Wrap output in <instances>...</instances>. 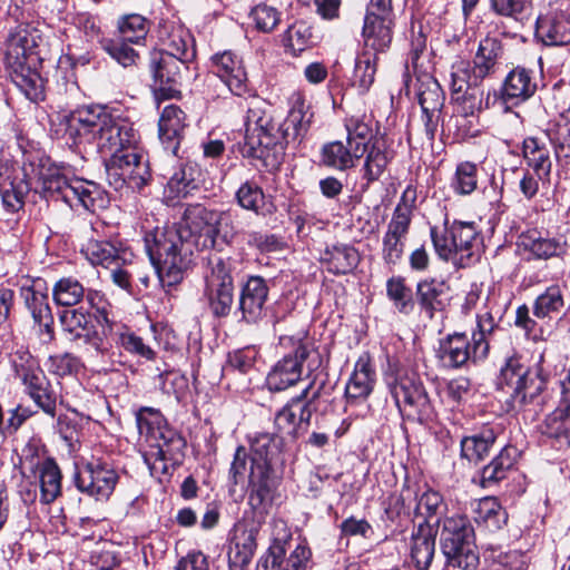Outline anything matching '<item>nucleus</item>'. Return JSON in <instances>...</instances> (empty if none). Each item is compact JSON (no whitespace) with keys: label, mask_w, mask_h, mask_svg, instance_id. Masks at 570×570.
<instances>
[{"label":"nucleus","mask_w":570,"mask_h":570,"mask_svg":"<svg viewBox=\"0 0 570 570\" xmlns=\"http://www.w3.org/2000/svg\"><path fill=\"white\" fill-rule=\"evenodd\" d=\"M498 438V429L484 425L476 433L465 436L461 441V454L470 462L479 463L488 456Z\"/></svg>","instance_id":"nucleus-44"},{"label":"nucleus","mask_w":570,"mask_h":570,"mask_svg":"<svg viewBox=\"0 0 570 570\" xmlns=\"http://www.w3.org/2000/svg\"><path fill=\"white\" fill-rule=\"evenodd\" d=\"M542 433L553 439H566L570 445V404L556 409L546 417Z\"/></svg>","instance_id":"nucleus-58"},{"label":"nucleus","mask_w":570,"mask_h":570,"mask_svg":"<svg viewBox=\"0 0 570 570\" xmlns=\"http://www.w3.org/2000/svg\"><path fill=\"white\" fill-rule=\"evenodd\" d=\"M222 218V213L195 204L185 209L183 219L176 227L191 242L194 248L203 250L215 247Z\"/></svg>","instance_id":"nucleus-17"},{"label":"nucleus","mask_w":570,"mask_h":570,"mask_svg":"<svg viewBox=\"0 0 570 570\" xmlns=\"http://www.w3.org/2000/svg\"><path fill=\"white\" fill-rule=\"evenodd\" d=\"M474 343L469 341L463 332L448 334L439 341L435 348V357L440 367L444 370H459L468 365L469 362L478 363L485 358L474 356Z\"/></svg>","instance_id":"nucleus-24"},{"label":"nucleus","mask_w":570,"mask_h":570,"mask_svg":"<svg viewBox=\"0 0 570 570\" xmlns=\"http://www.w3.org/2000/svg\"><path fill=\"white\" fill-rule=\"evenodd\" d=\"M373 118L367 115H354L345 119V129L347 131V145L355 146L361 144L367 150V144L373 136Z\"/></svg>","instance_id":"nucleus-53"},{"label":"nucleus","mask_w":570,"mask_h":570,"mask_svg":"<svg viewBox=\"0 0 570 570\" xmlns=\"http://www.w3.org/2000/svg\"><path fill=\"white\" fill-rule=\"evenodd\" d=\"M282 333L278 336V345L285 351L271 368L266 376V385L272 392H282L296 385L303 375V366L306 364L308 375L323 365V356L309 336L306 324H296L293 318L277 322Z\"/></svg>","instance_id":"nucleus-2"},{"label":"nucleus","mask_w":570,"mask_h":570,"mask_svg":"<svg viewBox=\"0 0 570 570\" xmlns=\"http://www.w3.org/2000/svg\"><path fill=\"white\" fill-rule=\"evenodd\" d=\"M236 200L238 205L246 209L258 214L265 205V196L263 189L254 181H245L236 191Z\"/></svg>","instance_id":"nucleus-64"},{"label":"nucleus","mask_w":570,"mask_h":570,"mask_svg":"<svg viewBox=\"0 0 570 570\" xmlns=\"http://www.w3.org/2000/svg\"><path fill=\"white\" fill-rule=\"evenodd\" d=\"M535 90L533 70L518 66L505 76L501 87V98L504 102L519 105L532 97Z\"/></svg>","instance_id":"nucleus-36"},{"label":"nucleus","mask_w":570,"mask_h":570,"mask_svg":"<svg viewBox=\"0 0 570 570\" xmlns=\"http://www.w3.org/2000/svg\"><path fill=\"white\" fill-rule=\"evenodd\" d=\"M451 187L459 195L472 194L478 187V165L472 161L458 164Z\"/></svg>","instance_id":"nucleus-60"},{"label":"nucleus","mask_w":570,"mask_h":570,"mask_svg":"<svg viewBox=\"0 0 570 570\" xmlns=\"http://www.w3.org/2000/svg\"><path fill=\"white\" fill-rule=\"evenodd\" d=\"M256 531L242 530L232 539L227 552L229 570H245L256 550Z\"/></svg>","instance_id":"nucleus-43"},{"label":"nucleus","mask_w":570,"mask_h":570,"mask_svg":"<svg viewBox=\"0 0 570 570\" xmlns=\"http://www.w3.org/2000/svg\"><path fill=\"white\" fill-rule=\"evenodd\" d=\"M212 71L228 88L229 92L243 97L249 91L247 71L242 57L230 50L217 52L210 58Z\"/></svg>","instance_id":"nucleus-23"},{"label":"nucleus","mask_w":570,"mask_h":570,"mask_svg":"<svg viewBox=\"0 0 570 570\" xmlns=\"http://www.w3.org/2000/svg\"><path fill=\"white\" fill-rule=\"evenodd\" d=\"M81 253L92 265L110 268L115 264L130 265L135 258L134 253L121 242L106 239H89Z\"/></svg>","instance_id":"nucleus-30"},{"label":"nucleus","mask_w":570,"mask_h":570,"mask_svg":"<svg viewBox=\"0 0 570 570\" xmlns=\"http://www.w3.org/2000/svg\"><path fill=\"white\" fill-rule=\"evenodd\" d=\"M430 236L439 258L445 262L451 261L458 265L456 248L453 240L451 225H445L442 230L436 226L431 227Z\"/></svg>","instance_id":"nucleus-59"},{"label":"nucleus","mask_w":570,"mask_h":570,"mask_svg":"<svg viewBox=\"0 0 570 570\" xmlns=\"http://www.w3.org/2000/svg\"><path fill=\"white\" fill-rule=\"evenodd\" d=\"M453 240L456 248L458 266L466 267L478 261L483 250V236L470 222H453L451 224Z\"/></svg>","instance_id":"nucleus-31"},{"label":"nucleus","mask_w":570,"mask_h":570,"mask_svg":"<svg viewBox=\"0 0 570 570\" xmlns=\"http://www.w3.org/2000/svg\"><path fill=\"white\" fill-rule=\"evenodd\" d=\"M395 20L391 18L364 17L362 28L363 50L379 56L386 53L393 41Z\"/></svg>","instance_id":"nucleus-34"},{"label":"nucleus","mask_w":570,"mask_h":570,"mask_svg":"<svg viewBox=\"0 0 570 570\" xmlns=\"http://www.w3.org/2000/svg\"><path fill=\"white\" fill-rule=\"evenodd\" d=\"M43 35L39 24L21 23L8 36L4 61L11 81L31 101L43 99V80L38 71Z\"/></svg>","instance_id":"nucleus-3"},{"label":"nucleus","mask_w":570,"mask_h":570,"mask_svg":"<svg viewBox=\"0 0 570 570\" xmlns=\"http://www.w3.org/2000/svg\"><path fill=\"white\" fill-rule=\"evenodd\" d=\"M11 362L16 377L24 385L30 399L46 414L55 417L57 394L37 358L28 351H17L13 353Z\"/></svg>","instance_id":"nucleus-15"},{"label":"nucleus","mask_w":570,"mask_h":570,"mask_svg":"<svg viewBox=\"0 0 570 570\" xmlns=\"http://www.w3.org/2000/svg\"><path fill=\"white\" fill-rule=\"evenodd\" d=\"M62 138L70 147L114 157L137 148L138 132L125 118L114 116L106 107L89 105L78 107L60 119Z\"/></svg>","instance_id":"nucleus-1"},{"label":"nucleus","mask_w":570,"mask_h":570,"mask_svg":"<svg viewBox=\"0 0 570 570\" xmlns=\"http://www.w3.org/2000/svg\"><path fill=\"white\" fill-rule=\"evenodd\" d=\"M415 91L422 111H441L444 102V92L434 77L429 73L417 76Z\"/></svg>","instance_id":"nucleus-48"},{"label":"nucleus","mask_w":570,"mask_h":570,"mask_svg":"<svg viewBox=\"0 0 570 570\" xmlns=\"http://www.w3.org/2000/svg\"><path fill=\"white\" fill-rule=\"evenodd\" d=\"M501 55L502 45L498 39L488 37L481 40L473 57V66H471L474 71V79L483 81L493 75Z\"/></svg>","instance_id":"nucleus-45"},{"label":"nucleus","mask_w":570,"mask_h":570,"mask_svg":"<svg viewBox=\"0 0 570 570\" xmlns=\"http://www.w3.org/2000/svg\"><path fill=\"white\" fill-rule=\"evenodd\" d=\"M522 156L528 166L540 178H550L552 161L547 144L538 137H527L522 142Z\"/></svg>","instance_id":"nucleus-42"},{"label":"nucleus","mask_w":570,"mask_h":570,"mask_svg":"<svg viewBox=\"0 0 570 570\" xmlns=\"http://www.w3.org/2000/svg\"><path fill=\"white\" fill-rule=\"evenodd\" d=\"M189 63L168 53H151L149 67L158 99H174L180 96L183 72L188 71Z\"/></svg>","instance_id":"nucleus-20"},{"label":"nucleus","mask_w":570,"mask_h":570,"mask_svg":"<svg viewBox=\"0 0 570 570\" xmlns=\"http://www.w3.org/2000/svg\"><path fill=\"white\" fill-rule=\"evenodd\" d=\"M380 57L362 51L355 61L353 85L360 92H367L375 80L377 62Z\"/></svg>","instance_id":"nucleus-54"},{"label":"nucleus","mask_w":570,"mask_h":570,"mask_svg":"<svg viewBox=\"0 0 570 570\" xmlns=\"http://www.w3.org/2000/svg\"><path fill=\"white\" fill-rule=\"evenodd\" d=\"M208 265L203 295L214 317L223 318L230 314L234 304L233 273L237 261L233 257H213Z\"/></svg>","instance_id":"nucleus-14"},{"label":"nucleus","mask_w":570,"mask_h":570,"mask_svg":"<svg viewBox=\"0 0 570 570\" xmlns=\"http://www.w3.org/2000/svg\"><path fill=\"white\" fill-rule=\"evenodd\" d=\"M481 79H474V71L471 69V65L468 61L459 60L451 67L450 73V90L451 96L463 97L471 88L481 86Z\"/></svg>","instance_id":"nucleus-55"},{"label":"nucleus","mask_w":570,"mask_h":570,"mask_svg":"<svg viewBox=\"0 0 570 570\" xmlns=\"http://www.w3.org/2000/svg\"><path fill=\"white\" fill-rule=\"evenodd\" d=\"M321 261L330 273L334 275H345L357 267L361 256L354 246L337 244L327 247Z\"/></svg>","instance_id":"nucleus-41"},{"label":"nucleus","mask_w":570,"mask_h":570,"mask_svg":"<svg viewBox=\"0 0 570 570\" xmlns=\"http://www.w3.org/2000/svg\"><path fill=\"white\" fill-rule=\"evenodd\" d=\"M387 297L393 302L400 313L409 314L414 308L411 289L405 285V279L394 276L386 282Z\"/></svg>","instance_id":"nucleus-62"},{"label":"nucleus","mask_w":570,"mask_h":570,"mask_svg":"<svg viewBox=\"0 0 570 570\" xmlns=\"http://www.w3.org/2000/svg\"><path fill=\"white\" fill-rule=\"evenodd\" d=\"M37 449L32 444H27L22 450V458L30 462L31 469L37 468L40 487V501L45 504L52 503L61 495V471L51 458L42 462H35Z\"/></svg>","instance_id":"nucleus-27"},{"label":"nucleus","mask_w":570,"mask_h":570,"mask_svg":"<svg viewBox=\"0 0 570 570\" xmlns=\"http://www.w3.org/2000/svg\"><path fill=\"white\" fill-rule=\"evenodd\" d=\"M105 165L107 179L115 189H141L151 178L148 160L137 148L110 157Z\"/></svg>","instance_id":"nucleus-16"},{"label":"nucleus","mask_w":570,"mask_h":570,"mask_svg":"<svg viewBox=\"0 0 570 570\" xmlns=\"http://www.w3.org/2000/svg\"><path fill=\"white\" fill-rule=\"evenodd\" d=\"M435 533L428 522L420 523L412 532L410 557L417 570H428L434 557Z\"/></svg>","instance_id":"nucleus-40"},{"label":"nucleus","mask_w":570,"mask_h":570,"mask_svg":"<svg viewBox=\"0 0 570 570\" xmlns=\"http://www.w3.org/2000/svg\"><path fill=\"white\" fill-rule=\"evenodd\" d=\"M244 157L261 160L265 168H276L282 159V134L275 118V110L261 119L257 125L245 128Z\"/></svg>","instance_id":"nucleus-13"},{"label":"nucleus","mask_w":570,"mask_h":570,"mask_svg":"<svg viewBox=\"0 0 570 570\" xmlns=\"http://www.w3.org/2000/svg\"><path fill=\"white\" fill-rule=\"evenodd\" d=\"M569 0H548L535 20L534 36L546 46L570 42Z\"/></svg>","instance_id":"nucleus-18"},{"label":"nucleus","mask_w":570,"mask_h":570,"mask_svg":"<svg viewBox=\"0 0 570 570\" xmlns=\"http://www.w3.org/2000/svg\"><path fill=\"white\" fill-rule=\"evenodd\" d=\"M56 304L61 306H75L85 297L82 284L73 277L60 278L52 288Z\"/></svg>","instance_id":"nucleus-57"},{"label":"nucleus","mask_w":570,"mask_h":570,"mask_svg":"<svg viewBox=\"0 0 570 570\" xmlns=\"http://www.w3.org/2000/svg\"><path fill=\"white\" fill-rule=\"evenodd\" d=\"M248 442L250 448L248 500L254 509H259L272 502L278 484L272 464L281 453L282 439L275 433L256 432L248 436Z\"/></svg>","instance_id":"nucleus-7"},{"label":"nucleus","mask_w":570,"mask_h":570,"mask_svg":"<svg viewBox=\"0 0 570 570\" xmlns=\"http://www.w3.org/2000/svg\"><path fill=\"white\" fill-rule=\"evenodd\" d=\"M386 384L404 419L420 424L434 420V406L423 382L415 373L400 371L395 375H389Z\"/></svg>","instance_id":"nucleus-10"},{"label":"nucleus","mask_w":570,"mask_h":570,"mask_svg":"<svg viewBox=\"0 0 570 570\" xmlns=\"http://www.w3.org/2000/svg\"><path fill=\"white\" fill-rule=\"evenodd\" d=\"M441 550L449 566L462 570H474L480 563L474 543V530L464 515L446 517L441 529Z\"/></svg>","instance_id":"nucleus-11"},{"label":"nucleus","mask_w":570,"mask_h":570,"mask_svg":"<svg viewBox=\"0 0 570 570\" xmlns=\"http://www.w3.org/2000/svg\"><path fill=\"white\" fill-rule=\"evenodd\" d=\"M410 227L407 209L395 208L381 240V257L387 267L393 268L403 259Z\"/></svg>","instance_id":"nucleus-22"},{"label":"nucleus","mask_w":570,"mask_h":570,"mask_svg":"<svg viewBox=\"0 0 570 570\" xmlns=\"http://www.w3.org/2000/svg\"><path fill=\"white\" fill-rule=\"evenodd\" d=\"M475 523L490 532L500 530L508 521V514L494 497L480 499L473 509Z\"/></svg>","instance_id":"nucleus-46"},{"label":"nucleus","mask_w":570,"mask_h":570,"mask_svg":"<svg viewBox=\"0 0 570 570\" xmlns=\"http://www.w3.org/2000/svg\"><path fill=\"white\" fill-rule=\"evenodd\" d=\"M563 306L562 288L559 284H552L535 297L532 312L537 318H551L553 315L559 314Z\"/></svg>","instance_id":"nucleus-52"},{"label":"nucleus","mask_w":570,"mask_h":570,"mask_svg":"<svg viewBox=\"0 0 570 570\" xmlns=\"http://www.w3.org/2000/svg\"><path fill=\"white\" fill-rule=\"evenodd\" d=\"M364 154L365 149L361 144L351 147L341 140H334L322 146L320 164L334 170L345 171L355 167Z\"/></svg>","instance_id":"nucleus-37"},{"label":"nucleus","mask_w":570,"mask_h":570,"mask_svg":"<svg viewBox=\"0 0 570 570\" xmlns=\"http://www.w3.org/2000/svg\"><path fill=\"white\" fill-rule=\"evenodd\" d=\"M75 485L96 500H108L119 481V472L107 460L92 458L73 476Z\"/></svg>","instance_id":"nucleus-19"},{"label":"nucleus","mask_w":570,"mask_h":570,"mask_svg":"<svg viewBox=\"0 0 570 570\" xmlns=\"http://www.w3.org/2000/svg\"><path fill=\"white\" fill-rule=\"evenodd\" d=\"M366 151L362 177L367 184H372L383 175L392 159V155L389 153L383 138L373 139Z\"/></svg>","instance_id":"nucleus-47"},{"label":"nucleus","mask_w":570,"mask_h":570,"mask_svg":"<svg viewBox=\"0 0 570 570\" xmlns=\"http://www.w3.org/2000/svg\"><path fill=\"white\" fill-rule=\"evenodd\" d=\"M24 305L30 312L35 325L38 326V335L43 343H50L55 338L53 315L49 305L48 295L36 287L22 288Z\"/></svg>","instance_id":"nucleus-32"},{"label":"nucleus","mask_w":570,"mask_h":570,"mask_svg":"<svg viewBox=\"0 0 570 570\" xmlns=\"http://www.w3.org/2000/svg\"><path fill=\"white\" fill-rule=\"evenodd\" d=\"M136 423L141 435L153 442L144 454L150 474L157 479L169 474L184 459L185 439L171 429L158 409L144 406L136 412Z\"/></svg>","instance_id":"nucleus-4"},{"label":"nucleus","mask_w":570,"mask_h":570,"mask_svg":"<svg viewBox=\"0 0 570 570\" xmlns=\"http://www.w3.org/2000/svg\"><path fill=\"white\" fill-rule=\"evenodd\" d=\"M187 117L184 110L176 105L166 106L158 121V136L164 149L171 158L177 155L180 141L187 127Z\"/></svg>","instance_id":"nucleus-33"},{"label":"nucleus","mask_w":570,"mask_h":570,"mask_svg":"<svg viewBox=\"0 0 570 570\" xmlns=\"http://www.w3.org/2000/svg\"><path fill=\"white\" fill-rule=\"evenodd\" d=\"M85 295L89 306L94 309L97 326L102 327L108 334H111L112 327H115L116 324L109 318L111 305L105 294L99 291L89 289L87 293L85 292Z\"/></svg>","instance_id":"nucleus-63"},{"label":"nucleus","mask_w":570,"mask_h":570,"mask_svg":"<svg viewBox=\"0 0 570 570\" xmlns=\"http://www.w3.org/2000/svg\"><path fill=\"white\" fill-rule=\"evenodd\" d=\"M523 249L528 252L533 259L548 261L551 258H562L567 253L568 246L557 237L542 236L537 230H529L521 235Z\"/></svg>","instance_id":"nucleus-39"},{"label":"nucleus","mask_w":570,"mask_h":570,"mask_svg":"<svg viewBox=\"0 0 570 570\" xmlns=\"http://www.w3.org/2000/svg\"><path fill=\"white\" fill-rule=\"evenodd\" d=\"M47 175L49 197L61 198L72 208L81 206L95 213L108 204L107 195L98 184L70 177L66 167L51 163L49 157Z\"/></svg>","instance_id":"nucleus-9"},{"label":"nucleus","mask_w":570,"mask_h":570,"mask_svg":"<svg viewBox=\"0 0 570 570\" xmlns=\"http://www.w3.org/2000/svg\"><path fill=\"white\" fill-rule=\"evenodd\" d=\"M309 106L302 92L295 91L289 97V110L287 117L279 124L282 134V151L285 145L292 140L303 138L311 126L313 114L308 112Z\"/></svg>","instance_id":"nucleus-29"},{"label":"nucleus","mask_w":570,"mask_h":570,"mask_svg":"<svg viewBox=\"0 0 570 570\" xmlns=\"http://www.w3.org/2000/svg\"><path fill=\"white\" fill-rule=\"evenodd\" d=\"M497 386L510 393L508 403L512 410H521L542 392L544 381L524 363L522 356L514 354L502 365Z\"/></svg>","instance_id":"nucleus-12"},{"label":"nucleus","mask_w":570,"mask_h":570,"mask_svg":"<svg viewBox=\"0 0 570 570\" xmlns=\"http://www.w3.org/2000/svg\"><path fill=\"white\" fill-rule=\"evenodd\" d=\"M60 324L65 333L72 341H82L99 353H106L111 347L109 334L102 327L94 325L89 321V314L82 308L65 309L59 315Z\"/></svg>","instance_id":"nucleus-21"},{"label":"nucleus","mask_w":570,"mask_h":570,"mask_svg":"<svg viewBox=\"0 0 570 570\" xmlns=\"http://www.w3.org/2000/svg\"><path fill=\"white\" fill-rule=\"evenodd\" d=\"M287 542L274 540L267 551L258 559L256 570H305L311 550L298 544L286 558Z\"/></svg>","instance_id":"nucleus-25"},{"label":"nucleus","mask_w":570,"mask_h":570,"mask_svg":"<svg viewBox=\"0 0 570 570\" xmlns=\"http://www.w3.org/2000/svg\"><path fill=\"white\" fill-rule=\"evenodd\" d=\"M47 169L48 157L40 153H24L19 173L0 180V195L4 208L11 213L21 209L30 190L49 197Z\"/></svg>","instance_id":"nucleus-8"},{"label":"nucleus","mask_w":570,"mask_h":570,"mask_svg":"<svg viewBox=\"0 0 570 570\" xmlns=\"http://www.w3.org/2000/svg\"><path fill=\"white\" fill-rule=\"evenodd\" d=\"M144 243L163 287L179 284L193 264L194 247L176 226L146 232Z\"/></svg>","instance_id":"nucleus-5"},{"label":"nucleus","mask_w":570,"mask_h":570,"mask_svg":"<svg viewBox=\"0 0 570 570\" xmlns=\"http://www.w3.org/2000/svg\"><path fill=\"white\" fill-rule=\"evenodd\" d=\"M499 328V322L490 311L476 314V326L472 331L471 340L474 343V356L487 358L490 351V340Z\"/></svg>","instance_id":"nucleus-50"},{"label":"nucleus","mask_w":570,"mask_h":570,"mask_svg":"<svg viewBox=\"0 0 570 570\" xmlns=\"http://www.w3.org/2000/svg\"><path fill=\"white\" fill-rule=\"evenodd\" d=\"M376 373L368 353L358 356L354 371L345 386L348 402L366 400L374 389Z\"/></svg>","instance_id":"nucleus-35"},{"label":"nucleus","mask_w":570,"mask_h":570,"mask_svg":"<svg viewBox=\"0 0 570 570\" xmlns=\"http://www.w3.org/2000/svg\"><path fill=\"white\" fill-rule=\"evenodd\" d=\"M196 170L190 165H180L173 175L169 176L165 186V195L169 200L187 197L197 188L195 178Z\"/></svg>","instance_id":"nucleus-51"},{"label":"nucleus","mask_w":570,"mask_h":570,"mask_svg":"<svg viewBox=\"0 0 570 570\" xmlns=\"http://www.w3.org/2000/svg\"><path fill=\"white\" fill-rule=\"evenodd\" d=\"M110 336L117 345L131 354H136L147 360H153L155 357V352L144 343L142 338L124 326L116 325L112 327V333L109 334V337Z\"/></svg>","instance_id":"nucleus-56"},{"label":"nucleus","mask_w":570,"mask_h":570,"mask_svg":"<svg viewBox=\"0 0 570 570\" xmlns=\"http://www.w3.org/2000/svg\"><path fill=\"white\" fill-rule=\"evenodd\" d=\"M448 292L449 285L445 281L436 277H425L416 284V302L421 311L429 318H433L435 312L444 308V296Z\"/></svg>","instance_id":"nucleus-38"},{"label":"nucleus","mask_w":570,"mask_h":570,"mask_svg":"<svg viewBox=\"0 0 570 570\" xmlns=\"http://www.w3.org/2000/svg\"><path fill=\"white\" fill-rule=\"evenodd\" d=\"M517 450L513 446H504L492 461L481 471L482 487H491L505 479L508 472L514 466Z\"/></svg>","instance_id":"nucleus-49"},{"label":"nucleus","mask_w":570,"mask_h":570,"mask_svg":"<svg viewBox=\"0 0 570 570\" xmlns=\"http://www.w3.org/2000/svg\"><path fill=\"white\" fill-rule=\"evenodd\" d=\"M158 37L164 47L158 52L168 53L187 62L195 59L194 38L183 24L176 21H164L159 26Z\"/></svg>","instance_id":"nucleus-28"},{"label":"nucleus","mask_w":570,"mask_h":570,"mask_svg":"<svg viewBox=\"0 0 570 570\" xmlns=\"http://www.w3.org/2000/svg\"><path fill=\"white\" fill-rule=\"evenodd\" d=\"M332 391L333 387L327 380L315 374L301 393L291 397L276 412L274 417L276 432L284 433L294 440L305 433L311 425L313 414L330 403Z\"/></svg>","instance_id":"nucleus-6"},{"label":"nucleus","mask_w":570,"mask_h":570,"mask_svg":"<svg viewBox=\"0 0 570 570\" xmlns=\"http://www.w3.org/2000/svg\"><path fill=\"white\" fill-rule=\"evenodd\" d=\"M283 41L294 55L301 53L313 43L311 26L305 21H295L287 28Z\"/></svg>","instance_id":"nucleus-61"},{"label":"nucleus","mask_w":570,"mask_h":570,"mask_svg":"<svg viewBox=\"0 0 570 570\" xmlns=\"http://www.w3.org/2000/svg\"><path fill=\"white\" fill-rule=\"evenodd\" d=\"M268 297V286L261 276H249L243 284L235 314L247 324L258 322L264 315V306Z\"/></svg>","instance_id":"nucleus-26"}]
</instances>
